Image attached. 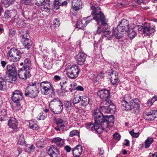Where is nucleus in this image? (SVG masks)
<instances>
[{"mask_svg": "<svg viewBox=\"0 0 157 157\" xmlns=\"http://www.w3.org/2000/svg\"><path fill=\"white\" fill-rule=\"evenodd\" d=\"M155 31V27L152 26V27L144 26L143 32L144 33L147 34V36H150Z\"/></svg>", "mask_w": 157, "mask_h": 157, "instance_id": "23", "label": "nucleus"}, {"mask_svg": "<svg viewBox=\"0 0 157 157\" xmlns=\"http://www.w3.org/2000/svg\"><path fill=\"white\" fill-rule=\"evenodd\" d=\"M19 54H22L21 52L15 48H11L7 54L8 56H9V57L10 58H11V56H13Z\"/></svg>", "mask_w": 157, "mask_h": 157, "instance_id": "25", "label": "nucleus"}, {"mask_svg": "<svg viewBox=\"0 0 157 157\" xmlns=\"http://www.w3.org/2000/svg\"><path fill=\"white\" fill-rule=\"evenodd\" d=\"M23 38L25 39L23 41V44L25 48L27 49H29L31 46V44L30 43V41L29 40L28 38L25 37V36L24 35H23ZM25 36H27V35H26Z\"/></svg>", "mask_w": 157, "mask_h": 157, "instance_id": "30", "label": "nucleus"}, {"mask_svg": "<svg viewBox=\"0 0 157 157\" xmlns=\"http://www.w3.org/2000/svg\"><path fill=\"white\" fill-rule=\"evenodd\" d=\"M76 89L77 90L81 91H82L84 90L82 86H77L76 88Z\"/></svg>", "mask_w": 157, "mask_h": 157, "instance_id": "61", "label": "nucleus"}, {"mask_svg": "<svg viewBox=\"0 0 157 157\" xmlns=\"http://www.w3.org/2000/svg\"><path fill=\"white\" fill-rule=\"evenodd\" d=\"M113 137H121V135L117 132H116L114 133L113 134Z\"/></svg>", "mask_w": 157, "mask_h": 157, "instance_id": "59", "label": "nucleus"}, {"mask_svg": "<svg viewBox=\"0 0 157 157\" xmlns=\"http://www.w3.org/2000/svg\"><path fill=\"white\" fill-rule=\"evenodd\" d=\"M130 27L128 21L124 19L119 23L117 28L118 32H120L122 35L124 32H127L129 29Z\"/></svg>", "mask_w": 157, "mask_h": 157, "instance_id": "9", "label": "nucleus"}, {"mask_svg": "<svg viewBox=\"0 0 157 157\" xmlns=\"http://www.w3.org/2000/svg\"><path fill=\"white\" fill-rule=\"evenodd\" d=\"M12 100L13 102L16 103L15 107L17 109L19 110L21 108L20 102L23 98V94L19 90H16L12 94Z\"/></svg>", "mask_w": 157, "mask_h": 157, "instance_id": "6", "label": "nucleus"}, {"mask_svg": "<svg viewBox=\"0 0 157 157\" xmlns=\"http://www.w3.org/2000/svg\"><path fill=\"white\" fill-rule=\"evenodd\" d=\"M39 93L37 88L27 87L25 91V95L26 97L33 98L38 96Z\"/></svg>", "mask_w": 157, "mask_h": 157, "instance_id": "10", "label": "nucleus"}, {"mask_svg": "<svg viewBox=\"0 0 157 157\" xmlns=\"http://www.w3.org/2000/svg\"><path fill=\"white\" fill-rule=\"evenodd\" d=\"M29 124L30 128L33 130H36L39 128L36 121H30L29 122Z\"/></svg>", "mask_w": 157, "mask_h": 157, "instance_id": "33", "label": "nucleus"}, {"mask_svg": "<svg viewBox=\"0 0 157 157\" xmlns=\"http://www.w3.org/2000/svg\"><path fill=\"white\" fill-rule=\"evenodd\" d=\"M7 74L10 75H16L17 73L16 68L13 64L8 65L7 66Z\"/></svg>", "mask_w": 157, "mask_h": 157, "instance_id": "19", "label": "nucleus"}, {"mask_svg": "<svg viewBox=\"0 0 157 157\" xmlns=\"http://www.w3.org/2000/svg\"><path fill=\"white\" fill-rule=\"evenodd\" d=\"M6 63L4 61H2L1 62V64L3 67H4L6 65Z\"/></svg>", "mask_w": 157, "mask_h": 157, "instance_id": "62", "label": "nucleus"}, {"mask_svg": "<svg viewBox=\"0 0 157 157\" xmlns=\"http://www.w3.org/2000/svg\"><path fill=\"white\" fill-rule=\"evenodd\" d=\"M7 80L4 78L0 77V90H4L7 87Z\"/></svg>", "mask_w": 157, "mask_h": 157, "instance_id": "27", "label": "nucleus"}, {"mask_svg": "<svg viewBox=\"0 0 157 157\" xmlns=\"http://www.w3.org/2000/svg\"><path fill=\"white\" fill-rule=\"evenodd\" d=\"M21 54H19L16 55L15 56H11V58H10L8 57V59L10 60L13 62H16L19 60L21 57Z\"/></svg>", "mask_w": 157, "mask_h": 157, "instance_id": "40", "label": "nucleus"}, {"mask_svg": "<svg viewBox=\"0 0 157 157\" xmlns=\"http://www.w3.org/2000/svg\"><path fill=\"white\" fill-rule=\"evenodd\" d=\"M64 106L67 111H69L73 108L72 103L70 101H66L64 103Z\"/></svg>", "mask_w": 157, "mask_h": 157, "instance_id": "37", "label": "nucleus"}, {"mask_svg": "<svg viewBox=\"0 0 157 157\" xmlns=\"http://www.w3.org/2000/svg\"><path fill=\"white\" fill-rule=\"evenodd\" d=\"M33 0H22V2L25 5H29L32 2Z\"/></svg>", "mask_w": 157, "mask_h": 157, "instance_id": "54", "label": "nucleus"}, {"mask_svg": "<svg viewBox=\"0 0 157 157\" xmlns=\"http://www.w3.org/2000/svg\"><path fill=\"white\" fill-rule=\"evenodd\" d=\"M52 143L58 146H61L63 144V141L61 138H54L52 139Z\"/></svg>", "mask_w": 157, "mask_h": 157, "instance_id": "31", "label": "nucleus"}, {"mask_svg": "<svg viewBox=\"0 0 157 157\" xmlns=\"http://www.w3.org/2000/svg\"><path fill=\"white\" fill-rule=\"evenodd\" d=\"M67 81L64 80L60 82L61 89L62 90H66L67 85Z\"/></svg>", "mask_w": 157, "mask_h": 157, "instance_id": "43", "label": "nucleus"}, {"mask_svg": "<svg viewBox=\"0 0 157 157\" xmlns=\"http://www.w3.org/2000/svg\"><path fill=\"white\" fill-rule=\"evenodd\" d=\"M91 16L88 17L86 19H84L81 21V22H78L77 23V27L78 28L81 29L83 27L86 26L87 25L91 22L92 21V19L91 18Z\"/></svg>", "mask_w": 157, "mask_h": 157, "instance_id": "18", "label": "nucleus"}, {"mask_svg": "<svg viewBox=\"0 0 157 157\" xmlns=\"http://www.w3.org/2000/svg\"><path fill=\"white\" fill-rule=\"evenodd\" d=\"M108 29V28L106 29H103L101 32H103V35L106 38V40H110L112 35L110 31L107 30Z\"/></svg>", "mask_w": 157, "mask_h": 157, "instance_id": "32", "label": "nucleus"}, {"mask_svg": "<svg viewBox=\"0 0 157 157\" xmlns=\"http://www.w3.org/2000/svg\"><path fill=\"white\" fill-rule=\"evenodd\" d=\"M153 141V140L152 138H148L145 141V148H148Z\"/></svg>", "mask_w": 157, "mask_h": 157, "instance_id": "39", "label": "nucleus"}, {"mask_svg": "<svg viewBox=\"0 0 157 157\" xmlns=\"http://www.w3.org/2000/svg\"><path fill=\"white\" fill-rule=\"evenodd\" d=\"M80 71V68L77 65H73L68 68L67 74L69 78L74 79L78 77Z\"/></svg>", "mask_w": 157, "mask_h": 157, "instance_id": "8", "label": "nucleus"}, {"mask_svg": "<svg viewBox=\"0 0 157 157\" xmlns=\"http://www.w3.org/2000/svg\"><path fill=\"white\" fill-rule=\"evenodd\" d=\"M118 78H111V82L113 85H115L117 83Z\"/></svg>", "mask_w": 157, "mask_h": 157, "instance_id": "56", "label": "nucleus"}, {"mask_svg": "<svg viewBox=\"0 0 157 157\" xmlns=\"http://www.w3.org/2000/svg\"><path fill=\"white\" fill-rule=\"evenodd\" d=\"M127 32H128V36L131 40L136 36V33L133 31L132 28L131 27V26L130 27L129 29Z\"/></svg>", "mask_w": 157, "mask_h": 157, "instance_id": "36", "label": "nucleus"}, {"mask_svg": "<svg viewBox=\"0 0 157 157\" xmlns=\"http://www.w3.org/2000/svg\"><path fill=\"white\" fill-rule=\"evenodd\" d=\"M48 154L51 157H59V151L55 146L51 145L47 150Z\"/></svg>", "mask_w": 157, "mask_h": 157, "instance_id": "13", "label": "nucleus"}, {"mask_svg": "<svg viewBox=\"0 0 157 157\" xmlns=\"http://www.w3.org/2000/svg\"><path fill=\"white\" fill-rule=\"evenodd\" d=\"M35 147L32 144L30 147L26 148L27 151L29 153H31L34 151Z\"/></svg>", "mask_w": 157, "mask_h": 157, "instance_id": "48", "label": "nucleus"}, {"mask_svg": "<svg viewBox=\"0 0 157 157\" xmlns=\"http://www.w3.org/2000/svg\"><path fill=\"white\" fill-rule=\"evenodd\" d=\"M48 3H52L50 6H54V9L57 10L59 8V6H61L60 0H47ZM49 7H50V6Z\"/></svg>", "mask_w": 157, "mask_h": 157, "instance_id": "24", "label": "nucleus"}, {"mask_svg": "<svg viewBox=\"0 0 157 157\" xmlns=\"http://www.w3.org/2000/svg\"><path fill=\"white\" fill-rule=\"evenodd\" d=\"M91 10V15L92 16H93L95 14H97L101 12V11L100 8L99 7L94 5H92L90 7Z\"/></svg>", "mask_w": 157, "mask_h": 157, "instance_id": "29", "label": "nucleus"}, {"mask_svg": "<svg viewBox=\"0 0 157 157\" xmlns=\"http://www.w3.org/2000/svg\"><path fill=\"white\" fill-rule=\"evenodd\" d=\"M40 87L42 94L44 95H47L49 91L51 89L52 92L55 93V89L48 81H46L41 82L40 84Z\"/></svg>", "mask_w": 157, "mask_h": 157, "instance_id": "7", "label": "nucleus"}, {"mask_svg": "<svg viewBox=\"0 0 157 157\" xmlns=\"http://www.w3.org/2000/svg\"><path fill=\"white\" fill-rule=\"evenodd\" d=\"M69 136L70 137L77 136L79 137H80L79 132L77 130H73L70 132Z\"/></svg>", "mask_w": 157, "mask_h": 157, "instance_id": "42", "label": "nucleus"}, {"mask_svg": "<svg viewBox=\"0 0 157 157\" xmlns=\"http://www.w3.org/2000/svg\"><path fill=\"white\" fill-rule=\"evenodd\" d=\"M45 0H35L36 4L39 6H40L42 11H47L49 10V6L52 3H48L45 1Z\"/></svg>", "mask_w": 157, "mask_h": 157, "instance_id": "14", "label": "nucleus"}, {"mask_svg": "<svg viewBox=\"0 0 157 157\" xmlns=\"http://www.w3.org/2000/svg\"><path fill=\"white\" fill-rule=\"evenodd\" d=\"M153 102H154L155 101L157 100V97L156 96H154L152 98L150 99Z\"/></svg>", "mask_w": 157, "mask_h": 157, "instance_id": "64", "label": "nucleus"}, {"mask_svg": "<svg viewBox=\"0 0 157 157\" xmlns=\"http://www.w3.org/2000/svg\"><path fill=\"white\" fill-rule=\"evenodd\" d=\"M80 101V96L79 97H74L73 99V103L74 104H77Z\"/></svg>", "mask_w": 157, "mask_h": 157, "instance_id": "51", "label": "nucleus"}, {"mask_svg": "<svg viewBox=\"0 0 157 157\" xmlns=\"http://www.w3.org/2000/svg\"><path fill=\"white\" fill-rule=\"evenodd\" d=\"M112 34L117 39H120L122 37L121 34L120 32H118L117 27L115 29H113Z\"/></svg>", "mask_w": 157, "mask_h": 157, "instance_id": "34", "label": "nucleus"}, {"mask_svg": "<svg viewBox=\"0 0 157 157\" xmlns=\"http://www.w3.org/2000/svg\"><path fill=\"white\" fill-rule=\"evenodd\" d=\"M4 17L5 18H8L10 17L11 15L9 11L7 10L5 11L4 13Z\"/></svg>", "mask_w": 157, "mask_h": 157, "instance_id": "52", "label": "nucleus"}, {"mask_svg": "<svg viewBox=\"0 0 157 157\" xmlns=\"http://www.w3.org/2000/svg\"><path fill=\"white\" fill-rule=\"evenodd\" d=\"M82 151V146L78 145L75 146L72 150L73 156L75 157H79L81 155Z\"/></svg>", "mask_w": 157, "mask_h": 157, "instance_id": "20", "label": "nucleus"}, {"mask_svg": "<svg viewBox=\"0 0 157 157\" xmlns=\"http://www.w3.org/2000/svg\"><path fill=\"white\" fill-rule=\"evenodd\" d=\"M97 95L101 99H104L105 100L103 101H106V102H110V92L109 91L106 89H102L99 90L97 93Z\"/></svg>", "mask_w": 157, "mask_h": 157, "instance_id": "12", "label": "nucleus"}, {"mask_svg": "<svg viewBox=\"0 0 157 157\" xmlns=\"http://www.w3.org/2000/svg\"><path fill=\"white\" fill-rule=\"evenodd\" d=\"M27 142L25 141L24 138H19L18 143L21 145L26 146L27 145Z\"/></svg>", "mask_w": 157, "mask_h": 157, "instance_id": "47", "label": "nucleus"}, {"mask_svg": "<svg viewBox=\"0 0 157 157\" xmlns=\"http://www.w3.org/2000/svg\"><path fill=\"white\" fill-rule=\"evenodd\" d=\"M30 61L28 58L25 59L24 60V66L22 67L26 69H30L31 67Z\"/></svg>", "mask_w": 157, "mask_h": 157, "instance_id": "38", "label": "nucleus"}, {"mask_svg": "<svg viewBox=\"0 0 157 157\" xmlns=\"http://www.w3.org/2000/svg\"><path fill=\"white\" fill-rule=\"evenodd\" d=\"M54 78L55 80H56L57 81L60 80L61 79L60 77L58 75H56L54 77Z\"/></svg>", "mask_w": 157, "mask_h": 157, "instance_id": "63", "label": "nucleus"}, {"mask_svg": "<svg viewBox=\"0 0 157 157\" xmlns=\"http://www.w3.org/2000/svg\"><path fill=\"white\" fill-rule=\"evenodd\" d=\"M136 129H133L129 132V133L133 137H138L140 135L138 132L135 131Z\"/></svg>", "mask_w": 157, "mask_h": 157, "instance_id": "46", "label": "nucleus"}, {"mask_svg": "<svg viewBox=\"0 0 157 157\" xmlns=\"http://www.w3.org/2000/svg\"><path fill=\"white\" fill-rule=\"evenodd\" d=\"M153 103H154V102H153L150 99L147 101V104L148 106L150 107L153 104Z\"/></svg>", "mask_w": 157, "mask_h": 157, "instance_id": "58", "label": "nucleus"}, {"mask_svg": "<svg viewBox=\"0 0 157 157\" xmlns=\"http://www.w3.org/2000/svg\"><path fill=\"white\" fill-rule=\"evenodd\" d=\"M47 114L46 113L42 112L40 113L37 118L39 120H44L47 117Z\"/></svg>", "mask_w": 157, "mask_h": 157, "instance_id": "44", "label": "nucleus"}, {"mask_svg": "<svg viewBox=\"0 0 157 157\" xmlns=\"http://www.w3.org/2000/svg\"><path fill=\"white\" fill-rule=\"evenodd\" d=\"M93 116L96 125H98L103 130L111 127L114 123L113 116H104L99 109L95 110Z\"/></svg>", "mask_w": 157, "mask_h": 157, "instance_id": "1", "label": "nucleus"}, {"mask_svg": "<svg viewBox=\"0 0 157 157\" xmlns=\"http://www.w3.org/2000/svg\"><path fill=\"white\" fill-rule=\"evenodd\" d=\"M56 124L58 127L60 128H63L65 127V126L63 124V122L62 119H58L56 120Z\"/></svg>", "mask_w": 157, "mask_h": 157, "instance_id": "41", "label": "nucleus"}, {"mask_svg": "<svg viewBox=\"0 0 157 157\" xmlns=\"http://www.w3.org/2000/svg\"><path fill=\"white\" fill-rule=\"evenodd\" d=\"M49 107L54 113L58 114L61 113L63 108V105L62 101L58 98H54L50 102Z\"/></svg>", "mask_w": 157, "mask_h": 157, "instance_id": "4", "label": "nucleus"}, {"mask_svg": "<svg viewBox=\"0 0 157 157\" xmlns=\"http://www.w3.org/2000/svg\"><path fill=\"white\" fill-rule=\"evenodd\" d=\"M144 116L146 119L148 121H152L157 117V111L151 110L149 112H146Z\"/></svg>", "mask_w": 157, "mask_h": 157, "instance_id": "17", "label": "nucleus"}, {"mask_svg": "<svg viewBox=\"0 0 157 157\" xmlns=\"http://www.w3.org/2000/svg\"><path fill=\"white\" fill-rule=\"evenodd\" d=\"M36 82H32L29 84V86L27 87L37 88L36 87Z\"/></svg>", "mask_w": 157, "mask_h": 157, "instance_id": "50", "label": "nucleus"}, {"mask_svg": "<svg viewBox=\"0 0 157 157\" xmlns=\"http://www.w3.org/2000/svg\"><path fill=\"white\" fill-rule=\"evenodd\" d=\"M82 3L81 0H72V6L75 10H78L82 8Z\"/></svg>", "mask_w": 157, "mask_h": 157, "instance_id": "22", "label": "nucleus"}, {"mask_svg": "<svg viewBox=\"0 0 157 157\" xmlns=\"http://www.w3.org/2000/svg\"><path fill=\"white\" fill-rule=\"evenodd\" d=\"M12 0H1L2 4L5 7H8L11 4Z\"/></svg>", "mask_w": 157, "mask_h": 157, "instance_id": "45", "label": "nucleus"}, {"mask_svg": "<svg viewBox=\"0 0 157 157\" xmlns=\"http://www.w3.org/2000/svg\"><path fill=\"white\" fill-rule=\"evenodd\" d=\"M8 125L10 128L15 129L17 128L18 123L16 119L12 117L9 120Z\"/></svg>", "mask_w": 157, "mask_h": 157, "instance_id": "21", "label": "nucleus"}, {"mask_svg": "<svg viewBox=\"0 0 157 157\" xmlns=\"http://www.w3.org/2000/svg\"><path fill=\"white\" fill-rule=\"evenodd\" d=\"M125 143L124 144L127 146H130L129 141L127 139H125L124 140Z\"/></svg>", "mask_w": 157, "mask_h": 157, "instance_id": "60", "label": "nucleus"}, {"mask_svg": "<svg viewBox=\"0 0 157 157\" xmlns=\"http://www.w3.org/2000/svg\"><path fill=\"white\" fill-rule=\"evenodd\" d=\"M86 127L88 131L95 130L99 134H101L104 130L98 125H96L95 123L94 124L92 123L87 124L86 125Z\"/></svg>", "mask_w": 157, "mask_h": 157, "instance_id": "15", "label": "nucleus"}, {"mask_svg": "<svg viewBox=\"0 0 157 157\" xmlns=\"http://www.w3.org/2000/svg\"><path fill=\"white\" fill-rule=\"evenodd\" d=\"M100 107L101 111L105 113H113L116 110L115 106L111 100L110 102L102 101L100 104Z\"/></svg>", "mask_w": 157, "mask_h": 157, "instance_id": "5", "label": "nucleus"}, {"mask_svg": "<svg viewBox=\"0 0 157 157\" xmlns=\"http://www.w3.org/2000/svg\"><path fill=\"white\" fill-rule=\"evenodd\" d=\"M7 75L8 76V78L6 80H8V82L12 83H15L16 82L17 79L16 75Z\"/></svg>", "mask_w": 157, "mask_h": 157, "instance_id": "35", "label": "nucleus"}, {"mask_svg": "<svg viewBox=\"0 0 157 157\" xmlns=\"http://www.w3.org/2000/svg\"><path fill=\"white\" fill-rule=\"evenodd\" d=\"M30 70L23 68H20L18 71V75L19 78L24 80L29 78L31 76Z\"/></svg>", "mask_w": 157, "mask_h": 157, "instance_id": "11", "label": "nucleus"}, {"mask_svg": "<svg viewBox=\"0 0 157 157\" xmlns=\"http://www.w3.org/2000/svg\"><path fill=\"white\" fill-rule=\"evenodd\" d=\"M98 154L100 155H103L104 153V150L102 148H98Z\"/></svg>", "mask_w": 157, "mask_h": 157, "instance_id": "57", "label": "nucleus"}, {"mask_svg": "<svg viewBox=\"0 0 157 157\" xmlns=\"http://www.w3.org/2000/svg\"><path fill=\"white\" fill-rule=\"evenodd\" d=\"M61 6H66L68 3L69 2V0H60Z\"/></svg>", "mask_w": 157, "mask_h": 157, "instance_id": "53", "label": "nucleus"}, {"mask_svg": "<svg viewBox=\"0 0 157 157\" xmlns=\"http://www.w3.org/2000/svg\"><path fill=\"white\" fill-rule=\"evenodd\" d=\"M121 108L124 111H129L132 109L135 112L140 111V102L137 98L132 99L129 94H125L121 98Z\"/></svg>", "mask_w": 157, "mask_h": 157, "instance_id": "2", "label": "nucleus"}, {"mask_svg": "<svg viewBox=\"0 0 157 157\" xmlns=\"http://www.w3.org/2000/svg\"><path fill=\"white\" fill-rule=\"evenodd\" d=\"M91 17L92 21L94 19L97 22L98 25L99 24V22H101V25L98 26L97 29L94 32V33L95 35L100 33L103 29H106L108 28V20L105 18L104 14L101 12L99 13H97V14L93 16H91Z\"/></svg>", "mask_w": 157, "mask_h": 157, "instance_id": "3", "label": "nucleus"}, {"mask_svg": "<svg viewBox=\"0 0 157 157\" xmlns=\"http://www.w3.org/2000/svg\"><path fill=\"white\" fill-rule=\"evenodd\" d=\"M87 55L84 53L79 52L76 56L77 63L80 65H83L86 60Z\"/></svg>", "mask_w": 157, "mask_h": 157, "instance_id": "16", "label": "nucleus"}, {"mask_svg": "<svg viewBox=\"0 0 157 157\" xmlns=\"http://www.w3.org/2000/svg\"><path fill=\"white\" fill-rule=\"evenodd\" d=\"M80 102L82 106H86L89 102V98L87 96H80Z\"/></svg>", "mask_w": 157, "mask_h": 157, "instance_id": "28", "label": "nucleus"}, {"mask_svg": "<svg viewBox=\"0 0 157 157\" xmlns=\"http://www.w3.org/2000/svg\"><path fill=\"white\" fill-rule=\"evenodd\" d=\"M0 121H5L8 119V116L6 110L3 109L0 111Z\"/></svg>", "mask_w": 157, "mask_h": 157, "instance_id": "26", "label": "nucleus"}, {"mask_svg": "<svg viewBox=\"0 0 157 157\" xmlns=\"http://www.w3.org/2000/svg\"><path fill=\"white\" fill-rule=\"evenodd\" d=\"M64 149L67 152H69L71 150V148L69 146H65L64 147Z\"/></svg>", "mask_w": 157, "mask_h": 157, "instance_id": "55", "label": "nucleus"}, {"mask_svg": "<svg viewBox=\"0 0 157 157\" xmlns=\"http://www.w3.org/2000/svg\"><path fill=\"white\" fill-rule=\"evenodd\" d=\"M110 75L111 76V78H118V73L116 72H112Z\"/></svg>", "mask_w": 157, "mask_h": 157, "instance_id": "49", "label": "nucleus"}]
</instances>
